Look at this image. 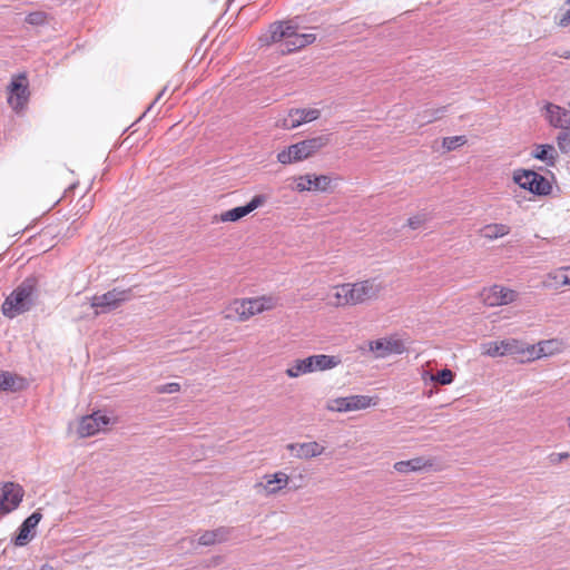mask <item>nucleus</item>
Wrapping results in <instances>:
<instances>
[{
    "instance_id": "6ab92c4d",
    "label": "nucleus",
    "mask_w": 570,
    "mask_h": 570,
    "mask_svg": "<svg viewBox=\"0 0 570 570\" xmlns=\"http://www.w3.org/2000/svg\"><path fill=\"white\" fill-rule=\"evenodd\" d=\"M370 350L376 357H386L392 354H402L405 351L404 344L397 338H381L370 343Z\"/></svg>"
},
{
    "instance_id": "f03ea898",
    "label": "nucleus",
    "mask_w": 570,
    "mask_h": 570,
    "mask_svg": "<svg viewBox=\"0 0 570 570\" xmlns=\"http://www.w3.org/2000/svg\"><path fill=\"white\" fill-rule=\"evenodd\" d=\"M335 298L337 306L357 305L375 299L384 289L383 283L374 277L357 283H346L336 286Z\"/></svg>"
},
{
    "instance_id": "20e7f679",
    "label": "nucleus",
    "mask_w": 570,
    "mask_h": 570,
    "mask_svg": "<svg viewBox=\"0 0 570 570\" xmlns=\"http://www.w3.org/2000/svg\"><path fill=\"white\" fill-rule=\"evenodd\" d=\"M328 142L330 135H320L309 139L302 140L279 151L277 155V160L283 165L304 160L327 146Z\"/></svg>"
},
{
    "instance_id": "c9c22d12",
    "label": "nucleus",
    "mask_w": 570,
    "mask_h": 570,
    "mask_svg": "<svg viewBox=\"0 0 570 570\" xmlns=\"http://www.w3.org/2000/svg\"><path fill=\"white\" fill-rule=\"evenodd\" d=\"M14 380L9 373L0 375V391L13 390Z\"/></svg>"
},
{
    "instance_id": "6e6552de",
    "label": "nucleus",
    "mask_w": 570,
    "mask_h": 570,
    "mask_svg": "<svg viewBox=\"0 0 570 570\" xmlns=\"http://www.w3.org/2000/svg\"><path fill=\"white\" fill-rule=\"evenodd\" d=\"M513 180L522 189L529 190L538 196H547L552 190L550 181L533 170H517L513 174Z\"/></svg>"
},
{
    "instance_id": "e433bc0d",
    "label": "nucleus",
    "mask_w": 570,
    "mask_h": 570,
    "mask_svg": "<svg viewBox=\"0 0 570 570\" xmlns=\"http://www.w3.org/2000/svg\"><path fill=\"white\" fill-rule=\"evenodd\" d=\"M570 456L568 452H560V453H551L548 456V460L551 464H558L563 460H567Z\"/></svg>"
},
{
    "instance_id": "f704fd0d",
    "label": "nucleus",
    "mask_w": 570,
    "mask_h": 570,
    "mask_svg": "<svg viewBox=\"0 0 570 570\" xmlns=\"http://www.w3.org/2000/svg\"><path fill=\"white\" fill-rule=\"evenodd\" d=\"M429 219L428 214H419L407 219V225L412 229L420 228Z\"/></svg>"
},
{
    "instance_id": "c756f323",
    "label": "nucleus",
    "mask_w": 570,
    "mask_h": 570,
    "mask_svg": "<svg viewBox=\"0 0 570 570\" xmlns=\"http://www.w3.org/2000/svg\"><path fill=\"white\" fill-rule=\"evenodd\" d=\"M47 19H48V16L46 12L35 11V12H30L26 17V22L31 26H42V24L47 23Z\"/></svg>"
},
{
    "instance_id": "9b49d317",
    "label": "nucleus",
    "mask_w": 570,
    "mask_h": 570,
    "mask_svg": "<svg viewBox=\"0 0 570 570\" xmlns=\"http://www.w3.org/2000/svg\"><path fill=\"white\" fill-rule=\"evenodd\" d=\"M24 491L21 485L8 482L0 488V515L16 510L22 501Z\"/></svg>"
},
{
    "instance_id": "f257e3e1",
    "label": "nucleus",
    "mask_w": 570,
    "mask_h": 570,
    "mask_svg": "<svg viewBox=\"0 0 570 570\" xmlns=\"http://www.w3.org/2000/svg\"><path fill=\"white\" fill-rule=\"evenodd\" d=\"M298 26L293 20L277 21L269 26L268 30L259 37L262 46L277 43V51L282 55L295 52L316 40L314 33L297 32Z\"/></svg>"
},
{
    "instance_id": "4be33fe9",
    "label": "nucleus",
    "mask_w": 570,
    "mask_h": 570,
    "mask_svg": "<svg viewBox=\"0 0 570 570\" xmlns=\"http://www.w3.org/2000/svg\"><path fill=\"white\" fill-rule=\"evenodd\" d=\"M331 184V178L325 175L312 176L304 175L297 178L296 189L298 191L305 190H321L325 191Z\"/></svg>"
},
{
    "instance_id": "5701e85b",
    "label": "nucleus",
    "mask_w": 570,
    "mask_h": 570,
    "mask_svg": "<svg viewBox=\"0 0 570 570\" xmlns=\"http://www.w3.org/2000/svg\"><path fill=\"white\" fill-rule=\"evenodd\" d=\"M230 528L219 527L214 530H207L198 538V544L209 547L217 543H223L228 540L230 535Z\"/></svg>"
},
{
    "instance_id": "c85d7f7f",
    "label": "nucleus",
    "mask_w": 570,
    "mask_h": 570,
    "mask_svg": "<svg viewBox=\"0 0 570 570\" xmlns=\"http://www.w3.org/2000/svg\"><path fill=\"white\" fill-rule=\"evenodd\" d=\"M557 144L561 153H570V131L568 129H563L558 134Z\"/></svg>"
},
{
    "instance_id": "79ce46f5",
    "label": "nucleus",
    "mask_w": 570,
    "mask_h": 570,
    "mask_svg": "<svg viewBox=\"0 0 570 570\" xmlns=\"http://www.w3.org/2000/svg\"><path fill=\"white\" fill-rule=\"evenodd\" d=\"M40 570H51V567L46 564V566H42Z\"/></svg>"
},
{
    "instance_id": "4c0bfd02",
    "label": "nucleus",
    "mask_w": 570,
    "mask_h": 570,
    "mask_svg": "<svg viewBox=\"0 0 570 570\" xmlns=\"http://www.w3.org/2000/svg\"><path fill=\"white\" fill-rule=\"evenodd\" d=\"M562 276H570L563 268L552 272L548 275V279L554 281L558 285H561Z\"/></svg>"
},
{
    "instance_id": "37998d69",
    "label": "nucleus",
    "mask_w": 570,
    "mask_h": 570,
    "mask_svg": "<svg viewBox=\"0 0 570 570\" xmlns=\"http://www.w3.org/2000/svg\"><path fill=\"white\" fill-rule=\"evenodd\" d=\"M568 425H569V430H570V417L568 419Z\"/></svg>"
},
{
    "instance_id": "a19ab883",
    "label": "nucleus",
    "mask_w": 570,
    "mask_h": 570,
    "mask_svg": "<svg viewBox=\"0 0 570 570\" xmlns=\"http://www.w3.org/2000/svg\"><path fill=\"white\" fill-rule=\"evenodd\" d=\"M165 90H166V88H164V89L158 94V96L156 97V99H155V101H154V102H156L158 99H160V97L164 95Z\"/></svg>"
},
{
    "instance_id": "bb28decb",
    "label": "nucleus",
    "mask_w": 570,
    "mask_h": 570,
    "mask_svg": "<svg viewBox=\"0 0 570 570\" xmlns=\"http://www.w3.org/2000/svg\"><path fill=\"white\" fill-rule=\"evenodd\" d=\"M533 157L546 161L548 165H553L556 160L554 147L551 145H538Z\"/></svg>"
},
{
    "instance_id": "a211bd4d",
    "label": "nucleus",
    "mask_w": 570,
    "mask_h": 570,
    "mask_svg": "<svg viewBox=\"0 0 570 570\" xmlns=\"http://www.w3.org/2000/svg\"><path fill=\"white\" fill-rule=\"evenodd\" d=\"M264 481L255 484L257 491H264L266 495L276 494L278 491L284 489L289 481V478L284 472H276L274 474L264 475Z\"/></svg>"
},
{
    "instance_id": "9d476101",
    "label": "nucleus",
    "mask_w": 570,
    "mask_h": 570,
    "mask_svg": "<svg viewBox=\"0 0 570 570\" xmlns=\"http://www.w3.org/2000/svg\"><path fill=\"white\" fill-rule=\"evenodd\" d=\"M482 302L489 307L509 305L519 298V293L502 285L485 287L480 293Z\"/></svg>"
},
{
    "instance_id": "412c9836",
    "label": "nucleus",
    "mask_w": 570,
    "mask_h": 570,
    "mask_svg": "<svg viewBox=\"0 0 570 570\" xmlns=\"http://www.w3.org/2000/svg\"><path fill=\"white\" fill-rule=\"evenodd\" d=\"M547 119L556 128L570 129V111L554 104H547Z\"/></svg>"
},
{
    "instance_id": "aec40b11",
    "label": "nucleus",
    "mask_w": 570,
    "mask_h": 570,
    "mask_svg": "<svg viewBox=\"0 0 570 570\" xmlns=\"http://www.w3.org/2000/svg\"><path fill=\"white\" fill-rule=\"evenodd\" d=\"M287 450L292 452L293 456L301 460H308L316 458L325 451V448L316 441L304 443H289Z\"/></svg>"
},
{
    "instance_id": "0eeeda50",
    "label": "nucleus",
    "mask_w": 570,
    "mask_h": 570,
    "mask_svg": "<svg viewBox=\"0 0 570 570\" xmlns=\"http://www.w3.org/2000/svg\"><path fill=\"white\" fill-rule=\"evenodd\" d=\"M276 303V298L272 296L243 298L235 299L228 309L234 312L239 321H246L256 314L274 308Z\"/></svg>"
},
{
    "instance_id": "72a5a7b5",
    "label": "nucleus",
    "mask_w": 570,
    "mask_h": 570,
    "mask_svg": "<svg viewBox=\"0 0 570 570\" xmlns=\"http://www.w3.org/2000/svg\"><path fill=\"white\" fill-rule=\"evenodd\" d=\"M179 390H180V385H179V383H176V382L158 385L155 387V391L158 394H173V393L179 392Z\"/></svg>"
},
{
    "instance_id": "f3484780",
    "label": "nucleus",
    "mask_w": 570,
    "mask_h": 570,
    "mask_svg": "<svg viewBox=\"0 0 570 570\" xmlns=\"http://www.w3.org/2000/svg\"><path fill=\"white\" fill-rule=\"evenodd\" d=\"M42 514L39 511L31 513L19 527L18 534L13 539L17 547H23L31 541L36 534L35 529L40 522Z\"/></svg>"
},
{
    "instance_id": "2f4dec72",
    "label": "nucleus",
    "mask_w": 570,
    "mask_h": 570,
    "mask_svg": "<svg viewBox=\"0 0 570 570\" xmlns=\"http://www.w3.org/2000/svg\"><path fill=\"white\" fill-rule=\"evenodd\" d=\"M454 374L451 370L444 368L440 371L436 375H432L431 380L435 381L442 385L451 384L453 382Z\"/></svg>"
},
{
    "instance_id": "ea45409f",
    "label": "nucleus",
    "mask_w": 570,
    "mask_h": 570,
    "mask_svg": "<svg viewBox=\"0 0 570 570\" xmlns=\"http://www.w3.org/2000/svg\"><path fill=\"white\" fill-rule=\"evenodd\" d=\"M558 56L560 58L570 59V51L569 50L562 51V52L558 53Z\"/></svg>"
},
{
    "instance_id": "2eb2a0df",
    "label": "nucleus",
    "mask_w": 570,
    "mask_h": 570,
    "mask_svg": "<svg viewBox=\"0 0 570 570\" xmlns=\"http://www.w3.org/2000/svg\"><path fill=\"white\" fill-rule=\"evenodd\" d=\"M110 422V419L101 412H94L90 415L82 416L79 426L78 434L81 438L91 436L99 431L104 430Z\"/></svg>"
},
{
    "instance_id": "39448f33",
    "label": "nucleus",
    "mask_w": 570,
    "mask_h": 570,
    "mask_svg": "<svg viewBox=\"0 0 570 570\" xmlns=\"http://www.w3.org/2000/svg\"><path fill=\"white\" fill-rule=\"evenodd\" d=\"M341 362L340 356L317 354L306 358L294 360L285 373L288 377L296 379L305 374L334 368Z\"/></svg>"
},
{
    "instance_id": "58836bf2",
    "label": "nucleus",
    "mask_w": 570,
    "mask_h": 570,
    "mask_svg": "<svg viewBox=\"0 0 570 570\" xmlns=\"http://www.w3.org/2000/svg\"><path fill=\"white\" fill-rule=\"evenodd\" d=\"M563 269L569 273V276H562L561 285H570V266L563 267Z\"/></svg>"
},
{
    "instance_id": "ddd939ff",
    "label": "nucleus",
    "mask_w": 570,
    "mask_h": 570,
    "mask_svg": "<svg viewBox=\"0 0 570 570\" xmlns=\"http://www.w3.org/2000/svg\"><path fill=\"white\" fill-rule=\"evenodd\" d=\"M321 111L315 108L291 109L288 115L282 119L279 126L284 129H294L303 124L318 119Z\"/></svg>"
},
{
    "instance_id": "dca6fc26",
    "label": "nucleus",
    "mask_w": 570,
    "mask_h": 570,
    "mask_svg": "<svg viewBox=\"0 0 570 570\" xmlns=\"http://www.w3.org/2000/svg\"><path fill=\"white\" fill-rule=\"evenodd\" d=\"M372 404V399L366 395H351L345 397H338L333 401V405L330 406V410L337 412H350L364 410L370 407Z\"/></svg>"
},
{
    "instance_id": "a878e982",
    "label": "nucleus",
    "mask_w": 570,
    "mask_h": 570,
    "mask_svg": "<svg viewBox=\"0 0 570 570\" xmlns=\"http://www.w3.org/2000/svg\"><path fill=\"white\" fill-rule=\"evenodd\" d=\"M445 109H446L445 107H440V108H435V109H425L422 112L417 114L415 121L417 122L419 126H424V125L431 124V122L442 118L443 115L445 114Z\"/></svg>"
},
{
    "instance_id": "f8f14e48",
    "label": "nucleus",
    "mask_w": 570,
    "mask_h": 570,
    "mask_svg": "<svg viewBox=\"0 0 570 570\" xmlns=\"http://www.w3.org/2000/svg\"><path fill=\"white\" fill-rule=\"evenodd\" d=\"M8 104L12 107V109L17 111L21 110L26 106L29 97L26 76L19 75L13 78L8 87Z\"/></svg>"
},
{
    "instance_id": "7ed1b4c3",
    "label": "nucleus",
    "mask_w": 570,
    "mask_h": 570,
    "mask_svg": "<svg viewBox=\"0 0 570 570\" xmlns=\"http://www.w3.org/2000/svg\"><path fill=\"white\" fill-rule=\"evenodd\" d=\"M38 297V278L27 277L3 302L2 313L13 318L31 309Z\"/></svg>"
},
{
    "instance_id": "7c9ffc66",
    "label": "nucleus",
    "mask_w": 570,
    "mask_h": 570,
    "mask_svg": "<svg viewBox=\"0 0 570 570\" xmlns=\"http://www.w3.org/2000/svg\"><path fill=\"white\" fill-rule=\"evenodd\" d=\"M466 142L465 136H452V137H445L443 139V147L448 150H454L459 146H462Z\"/></svg>"
},
{
    "instance_id": "393cba45",
    "label": "nucleus",
    "mask_w": 570,
    "mask_h": 570,
    "mask_svg": "<svg viewBox=\"0 0 570 570\" xmlns=\"http://www.w3.org/2000/svg\"><path fill=\"white\" fill-rule=\"evenodd\" d=\"M510 226L500 223L488 224L481 229V234L487 239L501 238L510 233Z\"/></svg>"
},
{
    "instance_id": "4468645a",
    "label": "nucleus",
    "mask_w": 570,
    "mask_h": 570,
    "mask_svg": "<svg viewBox=\"0 0 570 570\" xmlns=\"http://www.w3.org/2000/svg\"><path fill=\"white\" fill-rule=\"evenodd\" d=\"M563 350L564 343L558 338L540 341L538 344H529V362L559 354Z\"/></svg>"
},
{
    "instance_id": "cd10ccee",
    "label": "nucleus",
    "mask_w": 570,
    "mask_h": 570,
    "mask_svg": "<svg viewBox=\"0 0 570 570\" xmlns=\"http://www.w3.org/2000/svg\"><path fill=\"white\" fill-rule=\"evenodd\" d=\"M247 215L244 206L235 207L220 214L222 222H237Z\"/></svg>"
},
{
    "instance_id": "473e14b6",
    "label": "nucleus",
    "mask_w": 570,
    "mask_h": 570,
    "mask_svg": "<svg viewBox=\"0 0 570 570\" xmlns=\"http://www.w3.org/2000/svg\"><path fill=\"white\" fill-rule=\"evenodd\" d=\"M267 202V196L259 194L255 195L244 207L246 209L247 215L263 206Z\"/></svg>"
},
{
    "instance_id": "1a4fd4ad",
    "label": "nucleus",
    "mask_w": 570,
    "mask_h": 570,
    "mask_svg": "<svg viewBox=\"0 0 570 570\" xmlns=\"http://www.w3.org/2000/svg\"><path fill=\"white\" fill-rule=\"evenodd\" d=\"M131 297V289L114 288L101 295H95L91 298V307L96 308V314L108 313L118 308L124 302Z\"/></svg>"
},
{
    "instance_id": "423d86ee",
    "label": "nucleus",
    "mask_w": 570,
    "mask_h": 570,
    "mask_svg": "<svg viewBox=\"0 0 570 570\" xmlns=\"http://www.w3.org/2000/svg\"><path fill=\"white\" fill-rule=\"evenodd\" d=\"M482 353L490 357L519 356L521 363L529 362V344L518 338L487 342Z\"/></svg>"
},
{
    "instance_id": "b1692460",
    "label": "nucleus",
    "mask_w": 570,
    "mask_h": 570,
    "mask_svg": "<svg viewBox=\"0 0 570 570\" xmlns=\"http://www.w3.org/2000/svg\"><path fill=\"white\" fill-rule=\"evenodd\" d=\"M426 466H432V463L423 458L399 461L394 464V469L399 473L416 472L425 469Z\"/></svg>"
}]
</instances>
